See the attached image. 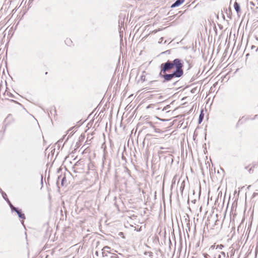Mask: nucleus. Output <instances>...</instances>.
Segmentation results:
<instances>
[{
  "label": "nucleus",
  "instance_id": "nucleus-3",
  "mask_svg": "<svg viewBox=\"0 0 258 258\" xmlns=\"http://www.w3.org/2000/svg\"><path fill=\"white\" fill-rule=\"evenodd\" d=\"M6 96H7L8 97H14V95L12 93H11L10 92L8 91L7 89L5 90L4 92L3 93L4 98H3V99L9 100L8 99H7L6 97Z\"/></svg>",
  "mask_w": 258,
  "mask_h": 258
},
{
  "label": "nucleus",
  "instance_id": "nucleus-2",
  "mask_svg": "<svg viewBox=\"0 0 258 258\" xmlns=\"http://www.w3.org/2000/svg\"><path fill=\"white\" fill-rule=\"evenodd\" d=\"M123 148H124V151L122 153V156H121V159L120 160V163L124 166L125 170L126 171L128 172L129 171V169H128L127 166L126 165L127 159H126V156H125V154H126V151L125 150V146H124Z\"/></svg>",
  "mask_w": 258,
  "mask_h": 258
},
{
  "label": "nucleus",
  "instance_id": "nucleus-13",
  "mask_svg": "<svg viewBox=\"0 0 258 258\" xmlns=\"http://www.w3.org/2000/svg\"><path fill=\"white\" fill-rule=\"evenodd\" d=\"M224 247V245H222V244H219V245H217V246H216V249H222Z\"/></svg>",
  "mask_w": 258,
  "mask_h": 258
},
{
  "label": "nucleus",
  "instance_id": "nucleus-16",
  "mask_svg": "<svg viewBox=\"0 0 258 258\" xmlns=\"http://www.w3.org/2000/svg\"><path fill=\"white\" fill-rule=\"evenodd\" d=\"M125 147L127 146V147H129V146H130V145H129V139L127 141L126 145H125Z\"/></svg>",
  "mask_w": 258,
  "mask_h": 258
},
{
  "label": "nucleus",
  "instance_id": "nucleus-19",
  "mask_svg": "<svg viewBox=\"0 0 258 258\" xmlns=\"http://www.w3.org/2000/svg\"><path fill=\"white\" fill-rule=\"evenodd\" d=\"M6 201L7 202V203H8V204H9L10 203H11V202L10 201V200H9L8 198H7V199L6 200Z\"/></svg>",
  "mask_w": 258,
  "mask_h": 258
},
{
  "label": "nucleus",
  "instance_id": "nucleus-5",
  "mask_svg": "<svg viewBox=\"0 0 258 258\" xmlns=\"http://www.w3.org/2000/svg\"><path fill=\"white\" fill-rule=\"evenodd\" d=\"M185 0H177L172 5L171 8L177 7L184 2Z\"/></svg>",
  "mask_w": 258,
  "mask_h": 258
},
{
  "label": "nucleus",
  "instance_id": "nucleus-22",
  "mask_svg": "<svg viewBox=\"0 0 258 258\" xmlns=\"http://www.w3.org/2000/svg\"><path fill=\"white\" fill-rule=\"evenodd\" d=\"M11 114H9V115L7 116V119L9 118L10 117H11Z\"/></svg>",
  "mask_w": 258,
  "mask_h": 258
},
{
  "label": "nucleus",
  "instance_id": "nucleus-1",
  "mask_svg": "<svg viewBox=\"0 0 258 258\" xmlns=\"http://www.w3.org/2000/svg\"><path fill=\"white\" fill-rule=\"evenodd\" d=\"M183 66L181 60L178 58L175 59L173 61L168 60L161 64L160 74L166 81L179 78L183 74Z\"/></svg>",
  "mask_w": 258,
  "mask_h": 258
},
{
  "label": "nucleus",
  "instance_id": "nucleus-14",
  "mask_svg": "<svg viewBox=\"0 0 258 258\" xmlns=\"http://www.w3.org/2000/svg\"><path fill=\"white\" fill-rule=\"evenodd\" d=\"M64 181H66V178L65 177H63L61 179V185H63Z\"/></svg>",
  "mask_w": 258,
  "mask_h": 258
},
{
  "label": "nucleus",
  "instance_id": "nucleus-4",
  "mask_svg": "<svg viewBox=\"0 0 258 258\" xmlns=\"http://www.w3.org/2000/svg\"><path fill=\"white\" fill-rule=\"evenodd\" d=\"M124 116H125V113H124L123 114L122 118L121 123H120V126H123V128L124 130H125V128L126 127V124H125V122L126 121H127V120L128 119V118H126L125 119Z\"/></svg>",
  "mask_w": 258,
  "mask_h": 258
},
{
  "label": "nucleus",
  "instance_id": "nucleus-11",
  "mask_svg": "<svg viewBox=\"0 0 258 258\" xmlns=\"http://www.w3.org/2000/svg\"><path fill=\"white\" fill-rule=\"evenodd\" d=\"M2 196H3V198L5 200L7 199V198H8L7 194L4 191H2Z\"/></svg>",
  "mask_w": 258,
  "mask_h": 258
},
{
  "label": "nucleus",
  "instance_id": "nucleus-26",
  "mask_svg": "<svg viewBox=\"0 0 258 258\" xmlns=\"http://www.w3.org/2000/svg\"><path fill=\"white\" fill-rule=\"evenodd\" d=\"M256 51L258 52V47L256 49Z\"/></svg>",
  "mask_w": 258,
  "mask_h": 258
},
{
  "label": "nucleus",
  "instance_id": "nucleus-25",
  "mask_svg": "<svg viewBox=\"0 0 258 258\" xmlns=\"http://www.w3.org/2000/svg\"><path fill=\"white\" fill-rule=\"evenodd\" d=\"M2 191H3V190H2V189H1V188H0V191H1V192H2Z\"/></svg>",
  "mask_w": 258,
  "mask_h": 258
},
{
  "label": "nucleus",
  "instance_id": "nucleus-6",
  "mask_svg": "<svg viewBox=\"0 0 258 258\" xmlns=\"http://www.w3.org/2000/svg\"><path fill=\"white\" fill-rule=\"evenodd\" d=\"M18 214L19 217L22 219H25V216L24 213H22V211L21 209H19L17 211V212H16Z\"/></svg>",
  "mask_w": 258,
  "mask_h": 258
},
{
  "label": "nucleus",
  "instance_id": "nucleus-21",
  "mask_svg": "<svg viewBox=\"0 0 258 258\" xmlns=\"http://www.w3.org/2000/svg\"><path fill=\"white\" fill-rule=\"evenodd\" d=\"M9 205L11 209L12 208V206H14L11 203H10Z\"/></svg>",
  "mask_w": 258,
  "mask_h": 258
},
{
  "label": "nucleus",
  "instance_id": "nucleus-23",
  "mask_svg": "<svg viewBox=\"0 0 258 258\" xmlns=\"http://www.w3.org/2000/svg\"><path fill=\"white\" fill-rule=\"evenodd\" d=\"M127 107H128V105H127V106H126V107H125V109H127V110L128 109H127Z\"/></svg>",
  "mask_w": 258,
  "mask_h": 258
},
{
  "label": "nucleus",
  "instance_id": "nucleus-7",
  "mask_svg": "<svg viewBox=\"0 0 258 258\" xmlns=\"http://www.w3.org/2000/svg\"><path fill=\"white\" fill-rule=\"evenodd\" d=\"M110 249V248L109 246H106L103 247L102 249V254L103 256H107V254L106 252H109V250Z\"/></svg>",
  "mask_w": 258,
  "mask_h": 258
},
{
  "label": "nucleus",
  "instance_id": "nucleus-8",
  "mask_svg": "<svg viewBox=\"0 0 258 258\" xmlns=\"http://www.w3.org/2000/svg\"><path fill=\"white\" fill-rule=\"evenodd\" d=\"M234 8L238 14H239L240 12L239 5L237 2L234 3Z\"/></svg>",
  "mask_w": 258,
  "mask_h": 258
},
{
  "label": "nucleus",
  "instance_id": "nucleus-12",
  "mask_svg": "<svg viewBox=\"0 0 258 258\" xmlns=\"http://www.w3.org/2000/svg\"><path fill=\"white\" fill-rule=\"evenodd\" d=\"M12 212H17V211L19 209L18 208H16L14 206H12V208L11 209Z\"/></svg>",
  "mask_w": 258,
  "mask_h": 258
},
{
  "label": "nucleus",
  "instance_id": "nucleus-18",
  "mask_svg": "<svg viewBox=\"0 0 258 258\" xmlns=\"http://www.w3.org/2000/svg\"><path fill=\"white\" fill-rule=\"evenodd\" d=\"M40 178H41V183L42 184H43V181H42L43 176H42V175H41Z\"/></svg>",
  "mask_w": 258,
  "mask_h": 258
},
{
  "label": "nucleus",
  "instance_id": "nucleus-15",
  "mask_svg": "<svg viewBox=\"0 0 258 258\" xmlns=\"http://www.w3.org/2000/svg\"><path fill=\"white\" fill-rule=\"evenodd\" d=\"M118 235L123 238H124L123 232H119Z\"/></svg>",
  "mask_w": 258,
  "mask_h": 258
},
{
  "label": "nucleus",
  "instance_id": "nucleus-17",
  "mask_svg": "<svg viewBox=\"0 0 258 258\" xmlns=\"http://www.w3.org/2000/svg\"><path fill=\"white\" fill-rule=\"evenodd\" d=\"M10 100L11 102H15V103H17V104H20V103H18L17 101H15V100Z\"/></svg>",
  "mask_w": 258,
  "mask_h": 258
},
{
  "label": "nucleus",
  "instance_id": "nucleus-10",
  "mask_svg": "<svg viewBox=\"0 0 258 258\" xmlns=\"http://www.w3.org/2000/svg\"><path fill=\"white\" fill-rule=\"evenodd\" d=\"M214 258H225V254L224 252H221L220 254H219L217 256Z\"/></svg>",
  "mask_w": 258,
  "mask_h": 258
},
{
  "label": "nucleus",
  "instance_id": "nucleus-9",
  "mask_svg": "<svg viewBox=\"0 0 258 258\" xmlns=\"http://www.w3.org/2000/svg\"><path fill=\"white\" fill-rule=\"evenodd\" d=\"M65 43L67 45L71 46L73 45V41L70 38H67L65 40Z\"/></svg>",
  "mask_w": 258,
  "mask_h": 258
},
{
  "label": "nucleus",
  "instance_id": "nucleus-24",
  "mask_svg": "<svg viewBox=\"0 0 258 258\" xmlns=\"http://www.w3.org/2000/svg\"><path fill=\"white\" fill-rule=\"evenodd\" d=\"M125 156L126 157L127 156V153H126V154H125Z\"/></svg>",
  "mask_w": 258,
  "mask_h": 258
},
{
  "label": "nucleus",
  "instance_id": "nucleus-20",
  "mask_svg": "<svg viewBox=\"0 0 258 258\" xmlns=\"http://www.w3.org/2000/svg\"><path fill=\"white\" fill-rule=\"evenodd\" d=\"M9 205L11 209L12 208V206H14L11 203H10Z\"/></svg>",
  "mask_w": 258,
  "mask_h": 258
}]
</instances>
